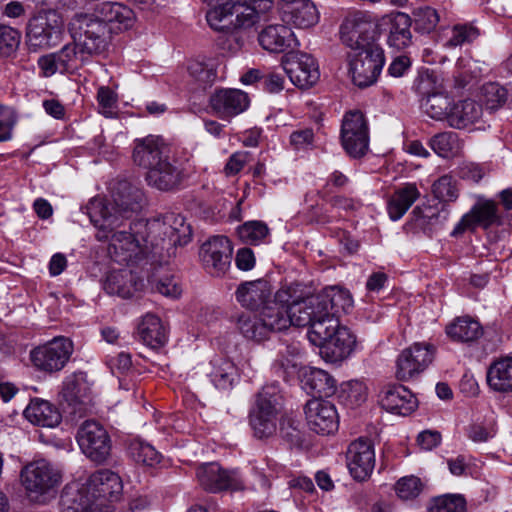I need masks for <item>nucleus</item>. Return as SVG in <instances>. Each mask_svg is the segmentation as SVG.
<instances>
[{"label": "nucleus", "instance_id": "ea45409f", "mask_svg": "<svg viewBox=\"0 0 512 512\" xmlns=\"http://www.w3.org/2000/svg\"><path fill=\"white\" fill-rule=\"evenodd\" d=\"M317 297L321 299V306L327 314L326 318H337L336 314L347 311L353 304L349 291L338 286L323 289Z\"/></svg>", "mask_w": 512, "mask_h": 512}, {"label": "nucleus", "instance_id": "4c0bfd02", "mask_svg": "<svg viewBox=\"0 0 512 512\" xmlns=\"http://www.w3.org/2000/svg\"><path fill=\"white\" fill-rule=\"evenodd\" d=\"M482 114V106L474 100L453 102L448 124L455 129H465L477 123Z\"/></svg>", "mask_w": 512, "mask_h": 512}, {"label": "nucleus", "instance_id": "dca6fc26", "mask_svg": "<svg viewBox=\"0 0 512 512\" xmlns=\"http://www.w3.org/2000/svg\"><path fill=\"white\" fill-rule=\"evenodd\" d=\"M348 470L357 481L367 480L376 463L374 443L371 439L360 437L348 446L346 452Z\"/></svg>", "mask_w": 512, "mask_h": 512}, {"label": "nucleus", "instance_id": "603ef678", "mask_svg": "<svg viewBox=\"0 0 512 512\" xmlns=\"http://www.w3.org/2000/svg\"><path fill=\"white\" fill-rule=\"evenodd\" d=\"M310 296L302 284L291 283L282 286L275 293L274 300L289 312L291 306L298 305Z\"/></svg>", "mask_w": 512, "mask_h": 512}, {"label": "nucleus", "instance_id": "de8ad7c7", "mask_svg": "<svg viewBox=\"0 0 512 512\" xmlns=\"http://www.w3.org/2000/svg\"><path fill=\"white\" fill-rule=\"evenodd\" d=\"M211 371L208 376L214 386L218 389H229L236 378L235 365L225 358H215L211 361Z\"/></svg>", "mask_w": 512, "mask_h": 512}, {"label": "nucleus", "instance_id": "680f3d73", "mask_svg": "<svg viewBox=\"0 0 512 512\" xmlns=\"http://www.w3.org/2000/svg\"><path fill=\"white\" fill-rule=\"evenodd\" d=\"M128 451L130 456L138 463L154 466L160 462V454L146 442L134 440L129 445Z\"/></svg>", "mask_w": 512, "mask_h": 512}, {"label": "nucleus", "instance_id": "aec40b11", "mask_svg": "<svg viewBox=\"0 0 512 512\" xmlns=\"http://www.w3.org/2000/svg\"><path fill=\"white\" fill-rule=\"evenodd\" d=\"M196 475L200 485L210 492L243 488L238 472L224 470L218 463H208L199 467Z\"/></svg>", "mask_w": 512, "mask_h": 512}, {"label": "nucleus", "instance_id": "37998d69", "mask_svg": "<svg viewBox=\"0 0 512 512\" xmlns=\"http://www.w3.org/2000/svg\"><path fill=\"white\" fill-rule=\"evenodd\" d=\"M259 315L267 334L283 331L291 326L288 311L274 299L262 307Z\"/></svg>", "mask_w": 512, "mask_h": 512}, {"label": "nucleus", "instance_id": "2f4dec72", "mask_svg": "<svg viewBox=\"0 0 512 512\" xmlns=\"http://www.w3.org/2000/svg\"><path fill=\"white\" fill-rule=\"evenodd\" d=\"M320 300L317 295H311L298 305L291 306L288 312L291 325L297 327L309 326V331H313L316 322H324L327 314L323 310Z\"/></svg>", "mask_w": 512, "mask_h": 512}, {"label": "nucleus", "instance_id": "c03bdc74", "mask_svg": "<svg viewBox=\"0 0 512 512\" xmlns=\"http://www.w3.org/2000/svg\"><path fill=\"white\" fill-rule=\"evenodd\" d=\"M143 343L151 348L162 347L167 341L166 330L160 318L154 314H146L138 327Z\"/></svg>", "mask_w": 512, "mask_h": 512}, {"label": "nucleus", "instance_id": "6ab92c4d", "mask_svg": "<svg viewBox=\"0 0 512 512\" xmlns=\"http://www.w3.org/2000/svg\"><path fill=\"white\" fill-rule=\"evenodd\" d=\"M304 412L308 427L315 433L330 435L337 431L339 419L331 402L314 398L306 403Z\"/></svg>", "mask_w": 512, "mask_h": 512}, {"label": "nucleus", "instance_id": "e433bc0d", "mask_svg": "<svg viewBox=\"0 0 512 512\" xmlns=\"http://www.w3.org/2000/svg\"><path fill=\"white\" fill-rule=\"evenodd\" d=\"M272 0H234L233 21L234 28H248L259 19V11L269 9Z\"/></svg>", "mask_w": 512, "mask_h": 512}, {"label": "nucleus", "instance_id": "f03ea898", "mask_svg": "<svg viewBox=\"0 0 512 512\" xmlns=\"http://www.w3.org/2000/svg\"><path fill=\"white\" fill-rule=\"evenodd\" d=\"M123 484L120 476L108 469L92 473L84 482H71L62 490L60 497L61 512L83 511L90 499L113 502L120 498Z\"/></svg>", "mask_w": 512, "mask_h": 512}, {"label": "nucleus", "instance_id": "052dcab7", "mask_svg": "<svg viewBox=\"0 0 512 512\" xmlns=\"http://www.w3.org/2000/svg\"><path fill=\"white\" fill-rule=\"evenodd\" d=\"M425 487L424 482L417 476L409 475L400 478L394 485L396 495L403 501L416 499Z\"/></svg>", "mask_w": 512, "mask_h": 512}, {"label": "nucleus", "instance_id": "b1692460", "mask_svg": "<svg viewBox=\"0 0 512 512\" xmlns=\"http://www.w3.org/2000/svg\"><path fill=\"white\" fill-rule=\"evenodd\" d=\"M281 19L287 25L305 29L318 22L319 13L311 0H282Z\"/></svg>", "mask_w": 512, "mask_h": 512}, {"label": "nucleus", "instance_id": "a19ab883", "mask_svg": "<svg viewBox=\"0 0 512 512\" xmlns=\"http://www.w3.org/2000/svg\"><path fill=\"white\" fill-rule=\"evenodd\" d=\"M303 387L314 396L329 397L337 389L335 379L325 370L309 368L302 378Z\"/></svg>", "mask_w": 512, "mask_h": 512}, {"label": "nucleus", "instance_id": "ddd939ff", "mask_svg": "<svg viewBox=\"0 0 512 512\" xmlns=\"http://www.w3.org/2000/svg\"><path fill=\"white\" fill-rule=\"evenodd\" d=\"M434 347L430 344L415 343L404 349L396 361V377L408 381L422 373L433 361Z\"/></svg>", "mask_w": 512, "mask_h": 512}, {"label": "nucleus", "instance_id": "20e7f679", "mask_svg": "<svg viewBox=\"0 0 512 512\" xmlns=\"http://www.w3.org/2000/svg\"><path fill=\"white\" fill-rule=\"evenodd\" d=\"M68 29L73 38L68 44L75 48V54L82 66L108 51L112 39L111 29L93 13L75 14Z\"/></svg>", "mask_w": 512, "mask_h": 512}, {"label": "nucleus", "instance_id": "5fc2aeb1", "mask_svg": "<svg viewBox=\"0 0 512 512\" xmlns=\"http://www.w3.org/2000/svg\"><path fill=\"white\" fill-rule=\"evenodd\" d=\"M239 331L247 339L261 341L267 337L264 325L260 320V315L251 313H242L237 320Z\"/></svg>", "mask_w": 512, "mask_h": 512}, {"label": "nucleus", "instance_id": "0eeeda50", "mask_svg": "<svg viewBox=\"0 0 512 512\" xmlns=\"http://www.w3.org/2000/svg\"><path fill=\"white\" fill-rule=\"evenodd\" d=\"M20 477L27 495L33 501H42L59 486L62 479L60 471L44 459L27 464Z\"/></svg>", "mask_w": 512, "mask_h": 512}, {"label": "nucleus", "instance_id": "e2e57ef3", "mask_svg": "<svg viewBox=\"0 0 512 512\" xmlns=\"http://www.w3.org/2000/svg\"><path fill=\"white\" fill-rule=\"evenodd\" d=\"M482 95L486 109L494 111L501 108L507 101V90L498 83H487L482 87Z\"/></svg>", "mask_w": 512, "mask_h": 512}, {"label": "nucleus", "instance_id": "f704fd0d", "mask_svg": "<svg viewBox=\"0 0 512 512\" xmlns=\"http://www.w3.org/2000/svg\"><path fill=\"white\" fill-rule=\"evenodd\" d=\"M26 419L34 425L55 427L61 422V414L49 401L34 398L24 410Z\"/></svg>", "mask_w": 512, "mask_h": 512}, {"label": "nucleus", "instance_id": "a878e982", "mask_svg": "<svg viewBox=\"0 0 512 512\" xmlns=\"http://www.w3.org/2000/svg\"><path fill=\"white\" fill-rule=\"evenodd\" d=\"M149 186L160 191H172L182 182V170L166 157L150 168L145 176Z\"/></svg>", "mask_w": 512, "mask_h": 512}, {"label": "nucleus", "instance_id": "6e6552de", "mask_svg": "<svg viewBox=\"0 0 512 512\" xmlns=\"http://www.w3.org/2000/svg\"><path fill=\"white\" fill-rule=\"evenodd\" d=\"M278 396L273 388H263L249 412V423L258 439L276 434L279 422Z\"/></svg>", "mask_w": 512, "mask_h": 512}, {"label": "nucleus", "instance_id": "c756f323", "mask_svg": "<svg viewBox=\"0 0 512 512\" xmlns=\"http://www.w3.org/2000/svg\"><path fill=\"white\" fill-rule=\"evenodd\" d=\"M258 40L263 49L274 53H281L299 45L291 28L283 24L267 26L260 32Z\"/></svg>", "mask_w": 512, "mask_h": 512}, {"label": "nucleus", "instance_id": "bf43d9fd", "mask_svg": "<svg viewBox=\"0 0 512 512\" xmlns=\"http://www.w3.org/2000/svg\"><path fill=\"white\" fill-rule=\"evenodd\" d=\"M412 22L414 23L415 30L421 33L432 32L438 22L439 15L437 11L429 6H419L412 12Z\"/></svg>", "mask_w": 512, "mask_h": 512}, {"label": "nucleus", "instance_id": "3c124183", "mask_svg": "<svg viewBox=\"0 0 512 512\" xmlns=\"http://www.w3.org/2000/svg\"><path fill=\"white\" fill-rule=\"evenodd\" d=\"M431 149L440 157L451 158L462 150V143L455 132H441L430 139Z\"/></svg>", "mask_w": 512, "mask_h": 512}, {"label": "nucleus", "instance_id": "bb28decb", "mask_svg": "<svg viewBox=\"0 0 512 512\" xmlns=\"http://www.w3.org/2000/svg\"><path fill=\"white\" fill-rule=\"evenodd\" d=\"M92 13L105 25L114 24L119 30L132 28L136 21L134 11L118 2H101L94 7Z\"/></svg>", "mask_w": 512, "mask_h": 512}, {"label": "nucleus", "instance_id": "0e129e2a", "mask_svg": "<svg viewBox=\"0 0 512 512\" xmlns=\"http://www.w3.org/2000/svg\"><path fill=\"white\" fill-rule=\"evenodd\" d=\"M21 42L19 30L10 26L0 25V58L14 54Z\"/></svg>", "mask_w": 512, "mask_h": 512}, {"label": "nucleus", "instance_id": "774afa93", "mask_svg": "<svg viewBox=\"0 0 512 512\" xmlns=\"http://www.w3.org/2000/svg\"><path fill=\"white\" fill-rule=\"evenodd\" d=\"M496 435V429L492 422L473 423L467 428L468 438L475 443H483L492 439Z\"/></svg>", "mask_w": 512, "mask_h": 512}, {"label": "nucleus", "instance_id": "f8f14e48", "mask_svg": "<svg viewBox=\"0 0 512 512\" xmlns=\"http://www.w3.org/2000/svg\"><path fill=\"white\" fill-rule=\"evenodd\" d=\"M350 57L349 73L352 82L359 88L374 84L385 63L383 50L372 48L356 52Z\"/></svg>", "mask_w": 512, "mask_h": 512}, {"label": "nucleus", "instance_id": "09e8293b", "mask_svg": "<svg viewBox=\"0 0 512 512\" xmlns=\"http://www.w3.org/2000/svg\"><path fill=\"white\" fill-rule=\"evenodd\" d=\"M412 213L417 224L422 228L429 230L442 225L449 215V211L444 204H441L440 206H416Z\"/></svg>", "mask_w": 512, "mask_h": 512}, {"label": "nucleus", "instance_id": "1a4fd4ad", "mask_svg": "<svg viewBox=\"0 0 512 512\" xmlns=\"http://www.w3.org/2000/svg\"><path fill=\"white\" fill-rule=\"evenodd\" d=\"M73 343L66 337H55L43 345L31 350L30 359L33 366L45 373L61 371L73 354Z\"/></svg>", "mask_w": 512, "mask_h": 512}, {"label": "nucleus", "instance_id": "f3484780", "mask_svg": "<svg viewBox=\"0 0 512 512\" xmlns=\"http://www.w3.org/2000/svg\"><path fill=\"white\" fill-rule=\"evenodd\" d=\"M374 24L364 16L354 15L347 18L340 27L341 40L354 53L380 48L374 43Z\"/></svg>", "mask_w": 512, "mask_h": 512}, {"label": "nucleus", "instance_id": "c9c22d12", "mask_svg": "<svg viewBox=\"0 0 512 512\" xmlns=\"http://www.w3.org/2000/svg\"><path fill=\"white\" fill-rule=\"evenodd\" d=\"M487 384L495 392H512V356L492 362L487 370Z\"/></svg>", "mask_w": 512, "mask_h": 512}, {"label": "nucleus", "instance_id": "39448f33", "mask_svg": "<svg viewBox=\"0 0 512 512\" xmlns=\"http://www.w3.org/2000/svg\"><path fill=\"white\" fill-rule=\"evenodd\" d=\"M311 343L320 347V355L330 363L347 359L354 350L356 338L345 326H341L338 318H326L324 322H316L313 331H308Z\"/></svg>", "mask_w": 512, "mask_h": 512}, {"label": "nucleus", "instance_id": "7ed1b4c3", "mask_svg": "<svg viewBox=\"0 0 512 512\" xmlns=\"http://www.w3.org/2000/svg\"><path fill=\"white\" fill-rule=\"evenodd\" d=\"M134 231L139 233L144 244H147V255L151 252L162 255L177 246H185L191 240L190 227L185 224L182 216L167 213L150 220L134 221Z\"/></svg>", "mask_w": 512, "mask_h": 512}, {"label": "nucleus", "instance_id": "9d476101", "mask_svg": "<svg viewBox=\"0 0 512 512\" xmlns=\"http://www.w3.org/2000/svg\"><path fill=\"white\" fill-rule=\"evenodd\" d=\"M340 139L343 149L353 158L364 156L369 149V128L358 110L346 112L342 119Z\"/></svg>", "mask_w": 512, "mask_h": 512}, {"label": "nucleus", "instance_id": "393cba45", "mask_svg": "<svg viewBox=\"0 0 512 512\" xmlns=\"http://www.w3.org/2000/svg\"><path fill=\"white\" fill-rule=\"evenodd\" d=\"M497 205L492 200L477 202L472 209L466 213L455 226L452 235H458L466 230L474 229L477 225L488 228L499 223Z\"/></svg>", "mask_w": 512, "mask_h": 512}, {"label": "nucleus", "instance_id": "4be33fe9", "mask_svg": "<svg viewBox=\"0 0 512 512\" xmlns=\"http://www.w3.org/2000/svg\"><path fill=\"white\" fill-rule=\"evenodd\" d=\"M38 67L40 69V75L48 78L56 73H72L82 65L75 54V48L64 45L60 50L42 55L37 60Z\"/></svg>", "mask_w": 512, "mask_h": 512}, {"label": "nucleus", "instance_id": "79ce46f5", "mask_svg": "<svg viewBox=\"0 0 512 512\" xmlns=\"http://www.w3.org/2000/svg\"><path fill=\"white\" fill-rule=\"evenodd\" d=\"M210 6L206 13L208 25L215 31H224L233 26L234 0H204Z\"/></svg>", "mask_w": 512, "mask_h": 512}, {"label": "nucleus", "instance_id": "58836bf2", "mask_svg": "<svg viewBox=\"0 0 512 512\" xmlns=\"http://www.w3.org/2000/svg\"><path fill=\"white\" fill-rule=\"evenodd\" d=\"M385 18H387L390 23V31L387 39L389 46L397 50L408 47L412 42V34L410 31L412 24L411 17L403 12H395L387 15Z\"/></svg>", "mask_w": 512, "mask_h": 512}, {"label": "nucleus", "instance_id": "69168bd1", "mask_svg": "<svg viewBox=\"0 0 512 512\" xmlns=\"http://www.w3.org/2000/svg\"><path fill=\"white\" fill-rule=\"evenodd\" d=\"M413 89L420 96L429 97L434 93L441 92L443 90L442 82L439 81L438 76L433 72H423L414 81Z\"/></svg>", "mask_w": 512, "mask_h": 512}, {"label": "nucleus", "instance_id": "c85d7f7f", "mask_svg": "<svg viewBox=\"0 0 512 512\" xmlns=\"http://www.w3.org/2000/svg\"><path fill=\"white\" fill-rule=\"evenodd\" d=\"M380 404L388 412L407 416L416 409L417 399L412 392L403 385H393L383 390Z\"/></svg>", "mask_w": 512, "mask_h": 512}, {"label": "nucleus", "instance_id": "a18cd8bd", "mask_svg": "<svg viewBox=\"0 0 512 512\" xmlns=\"http://www.w3.org/2000/svg\"><path fill=\"white\" fill-rule=\"evenodd\" d=\"M449 337L460 342H472L477 340L483 330L480 323L470 317L457 318L446 328Z\"/></svg>", "mask_w": 512, "mask_h": 512}, {"label": "nucleus", "instance_id": "423d86ee", "mask_svg": "<svg viewBox=\"0 0 512 512\" xmlns=\"http://www.w3.org/2000/svg\"><path fill=\"white\" fill-rule=\"evenodd\" d=\"M64 33V21L55 9H43L32 16L26 27L29 47L50 48L55 46Z\"/></svg>", "mask_w": 512, "mask_h": 512}, {"label": "nucleus", "instance_id": "7c9ffc66", "mask_svg": "<svg viewBox=\"0 0 512 512\" xmlns=\"http://www.w3.org/2000/svg\"><path fill=\"white\" fill-rule=\"evenodd\" d=\"M271 295V285L264 279L242 283L236 290L237 301L251 310L262 309L271 301Z\"/></svg>", "mask_w": 512, "mask_h": 512}, {"label": "nucleus", "instance_id": "13d9d810", "mask_svg": "<svg viewBox=\"0 0 512 512\" xmlns=\"http://www.w3.org/2000/svg\"><path fill=\"white\" fill-rule=\"evenodd\" d=\"M429 512H466V500L460 494H444L434 497Z\"/></svg>", "mask_w": 512, "mask_h": 512}, {"label": "nucleus", "instance_id": "6e6d98bb", "mask_svg": "<svg viewBox=\"0 0 512 512\" xmlns=\"http://www.w3.org/2000/svg\"><path fill=\"white\" fill-rule=\"evenodd\" d=\"M432 193L444 205L455 202L459 197L458 182L451 175H443L432 184Z\"/></svg>", "mask_w": 512, "mask_h": 512}, {"label": "nucleus", "instance_id": "864d4df0", "mask_svg": "<svg viewBox=\"0 0 512 512\" xmlns=\"http://www.w3.org/2000/svg\"><path fill=\"white\" fill-rule=\"evenodd\" d=\"M239 239L250 245H259L269 236V228L262 221H247L237 228Z\"/></svg>", "mask_w": 512, "mask_h": 512}, {"label": "nucleus", "instance_id": "5701e85b", "mask_svg": "<svg viewBox=\"0 0 512 512\" xmlns=\"http://www.w3.org/2000/svg\"><path fill=\"white\" fill-rule=\"evenodd\" d=\"M210 106L221 119H229L242 112L249 106L248 95L238 89H220L210 96Z\"/></svg>", "mask_w": 512, "mask_h": 512}, {"label": "nucleus", "instance_id": "4d7b16f0", "mask_svg": "<svg viewBox=\"0 0 512 512\" xmlns=\"http://www.w3.org/2000/svg\"><path fill=\"white\" fill-rule=\"evenodd\" d=\"M279 432L292 446H301L304 443V432L299 419L292 415H285L279 421Z\"/></svg>", "mask_w": 512, "mask_h": 512}, {"label": "nucleus", "instance_id": "473e14b6", "mask_svg": "<svg viewBox=\"0 0 512 512\" xmlns=\"http://www.w3.org/2000/svg\"><path fill=\"white\" fill-rule=\"evenodd\" d=\"M63 399L77 410V406L87 405L91 401V384L87 379V374L83 372L69 375L63 381L62 386Z\"/></svg>", "mask_w": 512, "mask_h": 512}, {"label": "nucleus", "instance_id": "f257e3e1", "mask_svg": "<svg viewBox=\"0 0 512 512\" xmlns=\"http://www.w3.org/2000/svg\"><path fill=\"white\" fill-rule=\"evenodd\" d=\"M91 223L97 228L98 241H108V254L119 264H134L147 256V244L134 231V221L128 222L109 214L101 200H90L86 206Z\"/></svg>", "mask_w": 512, "mask_h": 512}, {"label": "nucleus", "instance_id": "338daca9", "mask_svg": "<svg viewBox=\"0 0 512 512\" xmlns=\"http://www.w3.org/2000/svg\"><path fill=\"white\" fill-rule=\"evenodd\" d=\"M99 111L105 117H113L116 114L118 96L109 87L102 86L97 92Z\"/></svg>", "mask_w": 512, "mask_h": 512}, {"label": "nucleus", "instance_id": "4468645a", "mask_svg": "<svg viewBox=\"0 0 512 512\" xmlns=\"http://www.w3.org/2000/svg\"><path fill=\"white\" fill-rule=\"evenodd\" d=\"M92 200H101L109 214H115L120 219L129 221L132 215L141 209L143 192L127 181H120L113 188L111 201L108 202L100 197Z\"/></svg>", "mask_w": 512, "mask_h": 512}, {"label": "nucleus", "instance_id": "412c9836", "mask_svg": "<svg viewBox=\"0 0 512 512\" xmlns=\"http://www.w3.org/2000/svg\"><path fill=\"white\" fill-rule=\"evenodd\" d=\"M168 152L169 146L161 136L148 135L134 141L132 158L136 165L148 171L168 157Z\"/></svg>", "mask_w": 512, "mask_h": 512}, {"label": "nucleus", "instance_id": "a211bd4d", "mask_svg": "<svg viewBox=\"0 0 512 512\" xmlns=\"http://www.w3.org/2000/svg\"><path fill=\"white\" fill-rule=\"evenodd\" d=\"M232 246L226 236H214L200 249V257L205 269L214 276L224 275L230 267Z\"/></svg>", "mask_w": 512, "mask_h": 512}, {"label": "nucleus", "instance_id": "2eb2a0df", "mask_svg": "<svg viewBox=\"0 0 512 512\" xmlns=\"http://www.w3.org/2000/svg\"><path fill=\"white\" fill-rule=\"evenodd\" d=\"M281 63L291 82L299 88H309L319 80L318 64L309 54L291 52L283 57Z\"/></svg>", "mask_w": 512, "mask_h": 512}, {"label": "nucleus", "instance_id": "cd10ccee", "mask_svg": "<svg viewBox=\"0 0 512 512\" xmlns=\"http://www.w3.org/2000/svg\"><path fill=\"white\" fill-rule=\"evenodd\" d=\"M144 282L129 269L111 271L103 283L104 290L110 295L130 298L142 290Z\"/></svg>", "mask_w": 512, "mask_h": 512}, {"label": "nucleus", "instance_id": "49530a36", "mask_svg": "<svg viewBox=\"0 0 512 512\" xmlns=\"http://www.w3.org/2000/svg\"><path fill=\"white\" fill-rule=\"evenodd\" d=\"M452 106L453 99L443 90L429 95L422 103L424 112L436 121L448 122Z\"/></svg>", "mask_w": 512, "mask_h": 512}, {"label": "nucleus", "instance_id": "8fccbe9b", "mask_svg": "<svg viewBox=\"0 0 512 512\" xmlns=\"http://www.w3.org/2000/svg\"><path fill=\"white\" fill-rule=\"evenodd\" d=\"M299 348L296 345H287L279 350L277 358L272 364L274 373L287 380L297 370Z\"/></svg>", "mask_w": 512, "mask_h": 512}, {"label": "nucleus", "instance_id": "72a5a7b5", "mask_svg": "<svg viewBox=\"0 0 512 512\" xmlns=\"http://www.w3.org/2000/svg\"><path fill=\"white\" fill-rule=\"evenodd\" d=\"M415 183H405L395 189L387 201V212L392 221L401 219L420 197Z\"/></svg>", "mask_w": 512, "mask_h": 512}, {"label": "nucleus", "instance_id": "9b49d317", "mask_svg": "<svg viewBox=\"0 0 512 512\" xmlns=\"http://www.w3.org/2000/svg\"><path fill=\"white\" fill-rule=\"evenodd\" d=\"M76 440L83 454L95 463L105 462L110 455V436L97 421H84L78 428Z\"/></svg>", "mask_w": 512, "mask_h": 512}]
</instances>
